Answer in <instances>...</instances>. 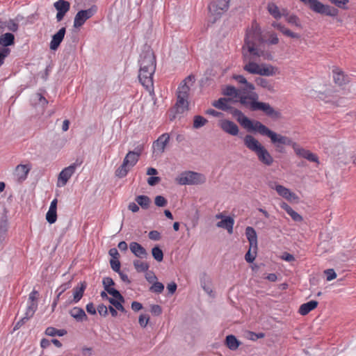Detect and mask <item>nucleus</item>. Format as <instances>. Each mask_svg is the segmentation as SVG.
Segmentation results:
<instances>
[{
  "label": "nucleus",
  "mask_w": 356,
  "mask_h": 356,
  "mask_svg": "<svg viewBox=\"0 0 356 356\" xmlns=\"http://www.w3.org/2000/svg\"><path fill=\"white\" fill-rule=\"evenodd\" d=\"M177 96V100L175 106V112L177 113H183L188 108V97L180 95Z\"/></svg>",
  "instance_id": "nucleus-23"
},
{
  "label": "nucleus",
  "mask_w": 356,
  "mask_h": 356,
  "mask_svg": "<svg viewBox=\"0 0 356 356\" xmlns=\"http://www.w3.org/2000/svg\"><path fill=\"white\" fill-rule=\"evenodd\" d=\"M267 10L268 13L276 19H280L284 15V13L280 11L278 6L273 2L268 3Z\"/></svg>",
  "instance_id": "nucleus-32"
},
{
  "label": "nucleus",
  "mask_w": 356,
  "mask_h": 356,
  "mask_svg": "<svg viewBox=\"0 0 356 356\" xmlns=\"http://www.w3.org/2000/svg\"><path fill=\"white\" fill-rule=\"evenodd\" d=\"M234 113L238 114V121L245 129L249 131H255L261 136L268 137L279 152H283L282 145H292L293 141L290 138L271 131L259 121L250 120L241 111L235 110Z\"/></svg>",
  "instance_id": "nucleus-2"
},
{
  "label": "nucleus",
  "mask_w": 356,
  "mask_h": 356,
  "mask_svg": "<svg viewBox=\"0 0 356 356\" xmlns=\"http://www.w3.org/2000/svg\"><path fill=\"white\" fill-rule=\"evenodd\" d=\"M134 266L135 269L138 272H145L149 268V265L147 262L142 261L140 260H135L134 261Z\"/></svg>",
  "instance_id": "nucleus-40"
},
{
  "label": "nucleus",
  "mask_w": 356,
  "mask_h": 356,
  "mask_svg": "<svg viewBox=\"0 0 356 356\" xmlns=\"http://www.w3.org/2000/svg\"><path fill=\"white\" fill-rule=\"evenodd\" d=\"M38 308L37 302L29 303L25 313V316L22 318V321L28 320L33 316Z\"/></svg>",
  "instance_id": "nucleus-36"
},
{
  "label": "nucleus",
  "mask_w": 356,
  "mask_h": 356,
  "mask_svg": "<svg viewBox=\"0 0 356 356\" xmlns=\"http://www.w3.org/2000/svg\"><path fill=\"white\" fill-rule=\"evenodd\" d=\"M291 147L297 156L304 158L311 162H314L316 163L317 164H319L318 157L316 154L312 153L308 149L301 147L296 142L293 143Z\"/></svg>",
  "instance_id": "nucleus-10"
},
{
  "label": "nucleus",
  "mask_w": 356,
  "mask_h": 356,
  "mask_svg": "<svg viewBox=\"0 0 356 356\" xmlns=\"http://www.w3.org/2000/svg\"><path fill=\"white\" fill-rule=\"evenodd\" d=\"M155 70L152 72L147 69L140 68L138 79L141 84L147 89H149L153 86V75Z\"/></svg>",
  "instance_id": "nucleus-15"
},
{
  "label": "nucleus",
  "mask_w": 356,
  "mask_h": 356,
  "mask_svg": "<svg viewBox=\"0 0 356 356\" xmlns=\"http://www.w3.org/2000/svg\"><path fill=\"white\" fill-rule=\"evenodd\" d=\"M97 7L93 6L87 10H81L79 11L74 19V26L79 28L84 24L88 19L91 18L97 12Z\"/></svg>",
  "instance_id": "nucleus-8"
},
{
  "label": "nucleus",
  "mask_w": 356,
  "mask_h": 356,
  "mask_svg": "<svg viewBox=\"0 0 356 356\" xmlns=\"http://www.w3.org/2000/svg\"><path fill=\"white\" fill-rule=\"evenodd\" d=\"M154 202L155 204L158 207H165L167 204L166 199L161 195H157L155 197Z\"/></svg>",
  "instance_id": "nucleus-50"
},
{
  "label": "nucleus",
  "mask_w": 356,
  "mask_h": 356,
  "mask_svg": "<svg viewBox=\"0 0 356 356\" xmlns=\"http://www.w3.org/2000/svg\"><path fill=\"white\" fill-rule=\"evenodd\" d=\"M218 126L223 131L232 136L238 135L239 131L237 124H235L234 122L228 120H219Z\"/></svg>",
  "instance_id": "nucleus-17"
},
{
  "label": "nucleus",
  "mask_w": 356,
  "mask_h": 356,
  "mask_svg": "<svg viewBox=\"0 0 356 356\" xmlns=\"http://www.w3.org/2000/svg\"><path fill=\"white\" fill-rule=\"evenodd\" d=\"M324 273L326 275V280L327 281H331L337 277V273L332 268L325 270Z\"/></svg>",
  "instance_id": "nucleus-52"
},
{
  "label": "nucleus",
  "mask_w": 356,
  "mask_h": 356,
  "mask_svg": "<svg viewBox=\"0 0 356 356\" xmlns=\"http://www.w3.org/2000/svg\"><path fill=\"white\" fill-rule=\"evenodd\" d=\"M270 44H277L279 42V38L275 33H271L268 40Z\"/></svg>",
  "instance_id": "nucleus-60"
},
{
  "label": "nucleus",
  "mask_w": 356,
  "mask_h": 356,
  "mask_svg": "<svg viewBox=\"0 0 356 356\" xmlns=\"http://www.w3.org/2000/svg\"><path fill=\"white\" fill-rule=\"evenodd\" d=\"M269 186L271 188L275 189L280 196L287 200L291 201L298 198L297 195L294 193L291 192L289 188L282 185L270 184H269Z\"/></svg>",
  "instance_id": "nucleus-18"
},
{
  "label": "nucleus",
  "mask_w": 356,
  "mask_h": 356,
  "mask_svg": "<svg viewBox=\"0 0 356 356\" xmlns=\"http://www.w3.org/2000/svg\"><path fill=\"white\" fill-rule=\"evenodd\" d=\"M129 248L131 252L138 258L143 259L147 256L146 250L137 242L130 243Z\"/></svg>",
  "instance_id": "nucleus-21"
},
{
  "label": "nucleus",
  "mask_w": 356,
  "mask_h": 356,
  "mask_svg": "<svg viewBox=\"0 0 356 356\" xmlns=\"http://www.w3.org/2000/svg\"><path fill=\"white\" fill-rule=\"evenodd\" d=\"M151 312L155 315H160L162 312L161 307L158 305L151 306Z\"/></svg>",
  "instance_id": "nucleus-61"
},
{
  "label": "nucleus",
  "mask_w": 356,
  "mask_h": 356,
  "mask_svg": "<svg viewBox=\"0 0 356 356\" xmlns=\"http://www.w3.org/2000/svg\"><path fill=\"white\" fill-rule=\"evenodd\" d=\"M229 2L230 0H213L211 2L209 6V10L215 20L219 19L228 10Z\"/></svg>",
  "instance_id": "nucleus-7"
},
{
  "label": "nucleus",
  "mask_w": 356,
  "mask_h": 356,
  "mask_svg": "<svg viewBox=\"0 0 356 356\" xmlns=\"http://www.w3.org/2000/svg\"><path fill=\"white\" fill-rule=\"evenodd\" d=\"M86 289V282H80L79 286L73 289V299L71 301L72 303H77L82 298L85 289Z\"/></svg>",
  "instance_id": "nucleus-25"
},
{
  "label": "nucleus",
  "mask_w": 356,
  "mask_h": 356,
  "mask_svg": "<svg viewBox=\"0 0 356 356\" xmlns=\"http://www.w3.org/2000/svg\"><path fill=\"white\" fill-rule=\"evenodd\" d=\"M291 147L297 156L304 158L311 162H314L316 163L317 164H319L318 157L316 154L312 153L308 149L301 147L296 142L293 143Z\"/></svg>",
  "instance_id": "nucleus-12"
},
{
  "label": "nucleus",
  "mask_w": 356,
  "mask_h": 356,
  "mask_svg": "<svg viewBox=\"0 0 356 356\" xmlns=\"http://www.w3.org/2000/svg\"><path fill=\"white\" fill-rule=\"evenodd\" d=\"M333 73V79L336 84L339 86H342L347 82L346 76L344 74V72L339 67H335L332 70Z\"/></svg>",
  "instance_id": "nucleus-26"
},
{
  "label": "nucleus",
  "mask_w": 356,
  "mask_h": 356,
  "mask_svg": "<svg viewBox=\"0 0 356 356\" xmlns=\"http://www.w3.org/2000/svg\"><path fill=\"white\" fill-rule=\"evenodd\" d=\"M234 224V220L229 216L225 217L221 221L217 223V227L225 228L227 230L229 234L233 232V226Z\"/></svg>",
  "instance_id": "nucleus-30"
},
{
  "label": "nucleus",
  "mask_w": 356,
  "mask_h": 356,
  "mask_svg": "<svg viewBox=\"0 0 356 356\" xmlns=\"http://www.w3.org/2000/svg\"><path fill=\"white\" fill-rule=\"evenodd\" d=\"M81 164V162H76L65 168L58 175L57 186L59 187L65 186L68 180L75 172L76 168Z\"/></svg>",
  "instance_id": "nucleus-9"
},
{
  "label": "nucleus",
  "mask_w": 356,
  "mask_h": 356,
  "mask_svg": "<svg viewBox=\"0 0 356 356\" xmlns=\"http://www.w3.org/2000/svg\"><path fill=\"white\" fill-rule=\"evenodd\" d=\"M136 202L144 209H148L151 202L149 197L143 195L137 196Z\"/></svg>",
  "instance_id": "nucleus-37"
},
{
  "label": "nucleus",
  "mask_w": 356,
  "mask_h": 356,
  "mask_svg": "<svg viewBox=\"0 0 356 356\" xmlns=\"http://www.w3.org/2000/svg\"><path fill=\"white\" fill-rule=\"evenodd\" d=\"M57 210L56 209H49L46 214V220L47 221L50 223L53 224L57 220Z\"/></svg>",
  "instance_id": "nucleus-43"
},
{
  "label": "nucleus",
  "mask_w": 356,
  "mask_h": 356,
  "mask_svg": "<svg viewBox=\"0 0 356 356\" xmlns=\"http://www.w3.org/2000/svg\"><path fill=\"white\" fill-rule=\"evenodd\" d=\"M286 21L288 23L295 25L297 27H301L300 19L295 15H289L286 18Z\"/></svg>",
  "instance_id": "nucleus-47"
},
{
  "label": "nucleus",
  "mask_w": 356,
  "mask_h": 356,
  "mask_svg": "<svg viewBox=\"0 0 356 356\" xmlns=\"http://www.w3.org/2000/svg\"><path fill=\"white\" fill-rule=\"evenodd\" d=\"M152 254L153 257L157 261H161L163 259V253L162 250L158 246H155L152 250Z\"/></svg>",
  "instance_id": "nucleus-44"
},
{
  "label": "nucleus",
  "mask_w": 356,
  "mask_h": 356,
  "mask_svg": "<svg viewBox=\"0 0 356 356\" xmlns=\"http://www.w3.org/2000/svg\"><path fill=\"white\" fill-rule=\"evenodd\" d=\"M223 93L225 95L239 99L240 103L251 111H262L270 117L277 118L280 115L269 104L257 102L258 95L256 92L248 94L245 91L229 86L224 90Z\"/></svg>",
  "instance_id": "nucleus-3"
},
{
  "label": "nucleus",
  "mask_w": 356,
  "mask_h": 356,
  "mask_svg": "<svg viewBox=\"0 0 356 356\" xmlns=\"http://www.w3.org/2000/svg\"><path fill=\"white\" fill-rule=\"evenodd\" d=\"M14 40V35L10 33H6L0 37V44L3 46V47H6L8 46L13 44Z\"/></svg>",
  "instance_id": "nucleus-34"
},
{
  "label": "nucleus",
  "mask_w": 356,
  "mask_h": 356,
  "mask_svg": "<svg viewBox=\"0 0 356 356\" xmlns=\"http://www.w3.org/2000/svg\"><path fill=\"white\" fill-rule=\"evenodd\" d=\"M161 179L159 177H150L147 179V183L150 186H154L160 181Z\"/></svg>",
  "instance_id": "nucleus-64"
},
{
  "label": "nucleus",
  "mask_w": 356,
  "mask_h": 356,
  "mask_svg": "<svg viewBox=\"0 0 356 356\" xmlns=\"http://www.w3.org/2000/svg\"><path fill=\"white\" fill-rule=\"evenodd\" d=\"M318 302L316 300H311L300 305L298 312L302 316L308 314L311 311L317 307Z\"/></svg>",
  "instance_id": "nucleus-27"
},
{
  "label": "nucleus",
  "mask_w": 356,
  "mask_h": 356,
  "mask_svg": "<svg viewBox=\"0 0 356 356\" xmlns=\"http://www.w3.org/2000/svg\"><path fill=\"white\" fill-rule=\"evenodd\" d=\"M148 236L151 240L153 241H159L161 239V234L156 230L149 232Z\"/></svg>",
  "instance_id": "nucleus-57"
},
{
  "label": "nucleus",
  "mask_w": 356,
  "mask_h": 356,
  "mask_svg": "<svg viewBox=\"0 0 356 356\" xmlns=\"http://www.w3.org/2000/svg\"><path fill=\"white\" fill-rule=\"evenodd\" d=\"M106 291H107V293H108L110 295H111L113 296V298H115L116 299L122 300V296L120 294V293L118 290L115 289L114 288L111 287V288L106 289Z\"/></svg>",
  "instance_id": "nucleus-49"
},
{
  "label": "nucleus",
  "mask_w": 356,
  "mask_h": 356,
  "mask_svg": "<svg viewBox=\"0 0 356 356\" xmlns=\"http://www.w3.org/2000/svg\"><path fill=\"white\" fill-rule=\"evenodd\" d=\"M71 287V281L61 284L57 288L56 291H59L60 294H63L66 290Z\"/></svg>",
  "instance_id": "nucleus-56"
},
{
  "label": "nucleus",
  "mask_w": 356,
  "mask_h": 356,
  "mask_svg": "<svg viewBox=\"0 0 356 356\" xmlns=\"http://www.w3.org/2000/svg\"><path fill=\"white\" fill-rule=\"evenodd\" d=\"M149 321V316L147 314H140L138 318V323L143 327H145Z\"/></svg>",
  "instance_id": "nucleus-48"
},
{
  "label": "nucleus",
  "mask_w": 356,
  "mask_h": 356,
  "mask_svg": "<svg viewBox=\"0 0 356 356\" xmlns=\"http://www.w3.org/2000/svg\"><path fill=\"white\" fill-rule=\"evenodd\" d=\"M291 147L297 156L304 158L311 162H314L316 163L317 164H319L318 157L316 154L312 153L308 149L301 147L296 142L293 143Z\"/></svg>",
  "instance_id": "nucleus-11"
},
{
  "label": "nucleus",
  "mask_w": 356,
  "mask_h": 356,
  "mask_svg": "<svg viewBox=\"0 0 356 356\" xmlns=\"http://www.w3.org/2000/svg\"><path fill=\"white\" fill-rule=\"evenodd\" d=\"M225 344L230 350H235L239 347L241 342L236 338L235 336L230 334L227 336L225 339Z\"/></svg>",
  "instance_id": "nucleus-33"
},
{
  "label": "nucleus",
  "mask_w": 356,
  "mask_h": 356,
  "mask_svg": "<svg viewBox=\"0 0 356 356\" xmlns=\"http://www.w3.org/2000/svg\"><path fill=\"white\" fill-rule=\"evenodd\" d=\"M330 2L340 8H346V6L349 3V0H330Z\"/></svg>",
  "instance_id": "nucleus-51"
},
{
  "label": "nucleus",
  "mask_w": 356,
  "mask_h": 356,
  "mask_svg": "<svg viewBox=\"0 0 356 356\" xmlns=\"http://www.w3.org/2000/svg\"><path fill=\"white\" fill-rule=\"evenodd\" d=\"M65 34V28H61L56 34L52 36L51 41L50 42V49L56 50L59 47L60 44L63 41Z\"/></svg>",
  "instance_id": "nucleus-22"
},
{
  "label": "nucleus",
  "mask_w": 356,
  "mask_h": 356,
  "mask_svg": "<svg viewBox=\"0 0 356 356\" xmlns=\"http://www.w3.org/2000/svg\"><path fill=\"white\" fill-rule=\"evenodd\" d=\"M111 267L115 272H120V262L119 261V259H111L110 261Z\"/></svg>",
  "instance_id": "nucleus-53"
},
{
  "label": "nucleus",
  "mask_w": 356,
  "mask_h": 356,
  "mask_svg": "<svg viewBox=\"0 0 356 356\" xmlns=\"http://www.w3.org/2000/svg\"><path fill=\"white\" fill-rule=\"evenodd\" d=\"M257 84L263 88H265L269 91L273 90V85L266 79L264 78H257L255 80Z\"/></svg>",
  "instance_id": "nucleus-38"
},
{
  "label": "nucleus",
  "mask_w": 356,
  "mask_h": 356,
  "mask_svg": "<svg viewBox=\"0 0 356 356\" xmlns=\"http://www.w3.org/2000/svg\"><path fill=\"white\" fill-rule=\"evenodd\" d=\"M97 309L101 316H106L108 314V307L103 304L98 305Z\"/></svg>",
  "instance_id": "nucleus-59"
},
{
  "label": "nucleus",
  "mask_w": 356,
  "mask_h": 356,
  "mask_svg": "<svg viewBox=\"0 0 356 356\" xmlns=\"http://www.w3.org/2000/svg\"><path fill=\"white\" fill-rule=\"evenodd\" d=\"M143 150V145H138L134 151H129L125 156L122 165L115 170V175L122 178L138 161Z\"/></svg>",
  "instance_id": "nucleus-5"
},
{
  "label": "nucleus",
  "mask_w": 356,
  "mask_h": 356,
  "mask_svg": "<svg viewBox=\"0 0 356 356\" xmlns=\"http://www.w3.org/2000/svg\"><path fill=\"white\" fill-rule=\"evenodd\" d=\"M245 235L249 241L250 245L252 247L257 246V235L253 227H247L245 229Z\"/></svg>",
  "instance_id": "nucleus-31"
},
{
  "label": "nucleus",
  "mask_w": 356,
  "mask_h": 356,
  "mask_svg": "<svg viewBox=\"0 0 356 356\" xmlns=\"http://www.w3.org/2000/svg\"><path fill=\"white\" fill-rule=\"evenodd\" d=\"M69 314L78 322H82L88 320L87 315L86 314L84 310L81 307H73L70 310Z\"/></svg>",
  "instance_id": "nucleus-24"
},
{
  "label": "nucleus",
  "mask_w": 356,
  "mask_h": 356,
  "mask_svg": "<svg viewBox=\"0 0 356 356\" xmlns=\"http://www.w3.org/2000/svg\"><path fill=\"white\" fill-rule=\"evenodd\" d=\"M30 165H18L16 166L13 175L18 182L24 181L28 176L29 171L31 170Z\"/></svg>",
  "instance_id": "nucleus-20"
},
{
  "label": "nucleus",
  "mask_w": 356,
  "mask_h": 356,
  "mask_svg": "<svg viewBox=\"0 0 356 356\" xmlns=\"http://www.w3.org/2000/svg\"><path fill=\"white\" fill-rule=\"evenodd\" d=\"M108 254L112 257L111 259H118L120 257V254L116 248L110 249Z\"/></svg>",
  "instance_id": "nucleus-62"
},
{
  "label": "nucleus",
  "mask_w": 356,
  "mask_h": 356,
  "mask_svg": "<svg viewBox=\"0 0 356 356\" xmlns=\"http://www.w3.org/2000/svg\"><path fill=\"white\" fill-rule=\"evenodd\" d=\"M207 123V120L201 115H195L193 119V127L199 129Z\"/></svg>",
  "instance_id": "nucleus-42"
},
{
  "label": "nucleus",
  "mask_w": 356,
  "mask_h": 356,
  "mask_svg": "<svg viewBox=\"0 0 356 356\" xmlns=\"http://www.w3.org/2000/svg\"><path fill=\"white\" fill-rule=\"evenodd\" d=\"M164 289V285L159 282H154L149 290L156 293H161Z\"/></svg>",
  "instance_id": "nucleus-45"
},
{
  "label": "nucleus",
  "mask_w": 356,
  "mask_h": 356,
  "mask_svg": "<svg viewBox=\"0 0 356 356\" xmlns=\"http://www.w3.org/2000/svg\"><path fill=\"white\" fill-rule=\"evenodd\" d=\"M291 218L296 222H300L302 220V218L300 215H299L296 211H295L293 209L287 213Z\"/></svg>",
  "instance_id": "nucleus-55"
},
{
  "label": "nucleus",
  "mask_w": 356,
  "mask_h": 356,
  "mask_svg": "<svg viewBox=\"0 0 356 356\" xmlns=\"http://www.w3.org/2000/svg\"><path fill=\"white\" fill-rule=\"evenodd\" d=\"M284 35L288 36V37H290L291 38H300V35L299 34L296 33H294L293 31H291V30H289V29H287L286 27H284V29H283V31L282 32Z\"/></svg>",
  "instance_id": "nucleus-54"
},
{
  "label": "nucleus",
  "mask_w": 356,
  "mask_h": 356,
  "mask_svg": "<svg viewBox=\"0 0 356 356\" xmlns=\"http://www.w3.org/2000/svg\"><path fill=\"white\" fill-rule=\"evenodd\" d=\"M234 79L239 83L244 84V88L240 89L241 90L245 91L248 94L250 92H254V86L252 83L247 81L246 79L242 75H236L234 76Z\"/></svg>",
  "instance_id": "nucleus-29"
},
{
  "label": "nucleus",
  "mask_w": 356,
  "mask_h": 356,
  "mask_svg": "<svg viewBox=\"0 0 356 356\" xmlns=\"http://www.w3.org/2000/svg\"><path fill=\"white\" fill-rule=\"evenodd\" d=\"M10 50L8 47L0 48V66L3 64L5 58L10 54Z\"/></svg>",
  "instance_id": "nucleus-46"
},
{
  "label": "nucleus",
  "mask_w": 356,
  "mask_h": 356,
  "mask_svg": "<svg viewBox=\"0 0 356 356\" xmlns=\"http://www.w3.org/2000/svg\"><path fill=\"white\" fill-rule=\"evenodd\" d=\"M55 8L58 12L67 13L70 8V4L65 0H58L54 4Z\"/></svg>",
  "instance_id": "nucleus-35"
},
{
  "label": "nucleus",
  "mask_w": 356,
  "mask_h": 356,
  "mask_svg": "<svg viewBox=\"0 0 356 356\" xmlns=\"http://www.w3.org/2000/svg\"><path fill=\"white\" fill-rule=\"evenodd\" d=\"M195 81V76L193 75L188 76L184 81H182L177 88V95H180L183 97L189 96L190 91V86L188 83H191V85Z\"/></svg>",
  "instance_id": "nucleus-19"
},
{
  "label": "nucleus",
  "mask_w": 356,
  "mask_h": 356,
  "mask_svg": "<svg viewBox=\"0 0 356 356\" xmlns=\"http://www.w3.org/2000/svg\"><path fill=\"white\" fill-rule=\"evenodd\" d=\"M245 146L254 152L258 160L266 166H270L274 162V159L268 149L252 135H246L243 138Z\"/></svg>",
  "instance_id": "nucleus-4"
},
{
  "label": "nucleus",
  "mask_w": 356,
  "mask_h": 356,
  "mask_svg": "<svg viewBox=\"0 0 356 356\" xmlns=\"http://www.w3.org/2000/svg\"><path fill=\"white\" fill-rule=\"evenodd\" d=\"M264 43L259 25L254 22L250 28L247 29L245 38V44L243 47V55L245 64L244 70L252 74L260 76H274L280 74L277 67L270 64H258L253 60L254 58L262 57L268 58L269 54L261 49Z\"/></svg>",
  "instance_id": "nucleus-1"
},
{
  "label": "nucleus",
  "mask_w": 356,
  "mask_h": 356,
  "mask_svg": "<svg viewBox=\"0 0 356 356\" xmlns=\"http://www.w3.org/2000/svg\"><path fill=\"white\" fill-rule=\"evenodd\" d=\"M291 147L297 156L304 158L311 162H314L316 163L317 164H319L318 157L316 154L312 153L308 149L301 147L296 142L293 143Z\"/></svg>",
  "instance_id": "nucleus-13"
},
{
  "label": "nucleus",
  "mask_w": 356,
  "mask_h": 356,
  "mask_svg": "<svg viewBox=\"0 0 356 356\" xmlns=\"http://www.w3.org/2000/svg\"><path fill=\"white\" fill-rule=\"evenodd\" d=\"M170 135L168 133L163 134L161 135L152 145L154 152L158 154H161L165 152L166 145L170 141Z\"/></svg>",
  "instance_id": "nucleus-16"
},
{
  "label": "nucleus",
  "mask_w": 356,
  "mask_h": 356,
  "mask_svg": "<svg viewBox=\"0 0 356 356\" xmlns=\"http://www.w3.org/2000/svg\"><path fill=\"white\" fill-rule=\"evenodd\" d=\"M140 68L147 69L151 72L156 70V60L152 52L147 51L140 56Z\"/></svg>",
  "instance_id": "nucleus-14"
},
{
  "label": "nucleus",
  "mask_w": 356,
  "mask_h": 356,
  "mask_svg": "<svg viewBox=\"0 0 356 356\" xmlns=\"http://www.w3.org/2000/svg\"><path fill=\"white\" fill-rule=\"evenodd\" d=\"M257 252V246H251L250 245L249 250L245 255V259L247 262L252 263L254 261Z\"/></svg>",
  "instance_id": "nucleus-39"
},
{
  "label": "nucleus",
  "mask_w": 356,
  "mask_h": 356,
  "mask_svg": "<svg viewBox=\"0 0 356 356\" xmlns=\"http://www.w3.org/2000/svg\"><path fill=\"white\" fill-rule=\"evenodd\" d=\"M108 301L111 304H112L116 309L124 312L125 311L122 302H124V298L122 297V300L116 299L115 298H109Z\"/></svg>",
  "instance_id": "nucleus-41"
},
{
  "label": "nucleus",
  "mask_w": 356,
  "mask_h": 356,
  "mask_svg": "<svg viewBox=\"0 0 356 356\" xmlns=\"http://www.w3.org/2000/svg\"><path fill=\"white\" fill-rule=\"evenodd\" d=\"M175 181L180 185H197L206 181L204 175L193 171H186L181 173Z\"/></svg>",
  "instance_id": "nucleus-6"
},
{
  "label": "nucleus",
  "mask_w": 356,
  "mask_h": 356,
  "mask_svg": "<svg viewBox=\"0 0 356 356\" xmlns=\"http://www.w3.org/2000/svg\"><path fill=\"white\" fill-rule=\"evenodd\" d=\"M232 100L230 98H220L218 100L213 102L212 105L223 111H229L232 108L231 104Z\"/></svg>",
  "instance_id": "nucleus-28"
},
{
  "label": "nucleus",
  "mask_w": 356,
  "mask_h": 356,
  "mask_svg": "<svg viewBox=\"0 0 356 356\" xmlns=\"http://www.w3.org/2000/svg\"><path fill=\"white\" fill-rule=\"evenodd\" d=\"M57 332H60V330L52 327H49L46 329L45 334L48 336L54 337L56 335Z\"/></svg>",
  "instance_id": "nucleus-63"
},
{
  "label": "nucleus",
  "mask_w": 356,
  "mask_h": 356,
  "mask_svg": "<svg viewBox=\"0 0 356 356\" xmlns=\"http://www.w3.org/2000/svg\"><path fill=\"white\" fill-rule=\"evenodd\" d=\"M103 284L106 290V289L112 287V286L114 285V282L111 277H104L103 280Z\"/></svg>",
  "instance_id": "nucleus-58"
}]
</instances>
